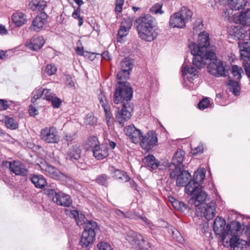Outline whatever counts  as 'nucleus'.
Returning <instances> with one entry per match:
<instances>
[{
  "label": "nucleus",
  "mask_w": 250,
  "mask_h": 250,
  "mask_svg": "<svg viewBox=\"0 0 250 250\" xmlns=\"http://www.w3.org/2000/svg\"><path fill=\"white\" fill-rule=\"evenodd\" d=\"M189 48L193 55V64L198 68H202L208 62V71L211 75L217 77H225L228 71L223 62L216 59L215 47L209 46V34L203 32L199 35L197 44L191 42Z\"/></svg>",
  "instance_id": "1"
},
{
  "label": "nucleus",
  "mask_w": 250,
  "mask_h": 250,
  "mask_svg": "<svg viewBox=\"0 0 250 250\" xmlns=\"http://www.w3.org/2000/svg\"><path fill=\"white\" fill-rule=\"evenodd\" d=\"M133 90L124 82H119L116 86V91L113 96V102L116 104H122L121 109L118 108L115 113V120L122 126L131 117L132 108L128 103L132 98Z\"/></svg>",
  "instance_id": "2"
},
{
  "label": "nucleus",
  "mask_w": 250,
  "mask_h": 250,
  "mask_svg": "<svg viewBox=\"0 0 250 250\" xmlns=\"http://www.w3.org/2000/svg\"><path fill=\"white\" fill-rule=\"evenodd\" d=\"M137 29L139 37L146 42L153 41L157 36L155 29V19L150 15L142 16L137 19Z\"/></svg>",
  "instance_id": "3"
},
{
  "label": "nucleus",
  "mask_w": 250,
  "mask_h": 250,
  "mask_svg": "<svg viewBox=\"0 0 250 250\" xmlns=\"http://www.w3.org/2000/svg\"><path fill=\"white\" fill-rule=\"evenodd\" d=\"M192 14V12L189 9L183 6L179 12L170 16L169 25L172 28H184L191 18Z\"/></svg>",
  "instance_id": "4"
},
{
  "label": "nucleus",
  "mask_w": 250,
  "mask_h": 250,
  "mask_svg": "<svg viewBox=\"0 0 250 250\" xmlns=\"http://www.w3.org/2000/svg\"><path fill=\"white\" fill-rule=\"evenodd\" d=\"M185 155V152L182 149H178L174 153L170 164L167 163L169 167V176L175 177V173L179 171L180 169H183L184 165L183 161Z\"/></svg>",
  "instance_id": "5"
},
{
  "label": "nucleus",
  "mask_w": 250,
  "mask_h": 250,
  "mask_svg": "<svg viewBox=\"0 0 250 250\" xmlns=\"http://www.w3.org/2000/svg\"><path fill=\"white\" fill-rule=\"evenodd\" d=\"M125 239L133 246L140 249L147 250L151 248L149 242H147L143 237L133 230H130L126 233Z\"/></svg>",
  "instance_id": "6"
},
{
  "label": "nucleus",
  "mask_w": 250,
  "mask_h": 250,
  "mask_svg": "<svg viewBox=\"0 0 250 250\" xmlns=\"http://www.w3.org/2000/svg\"><path fill=\"white\" fill-rule=\"evenodd\" d=\"M88 141L91 143V144L89 145L93 147V156L97 160L104 159L109 155L108 149L105 145H97L98 141L97 137H90Z\"/></svg>",
  "instance_id": "7"
},
{
  "label": "nucleus",
  "mask_w": 250,
  "mask_h": 250,
  "mask_svg": "<svg viewBox=\"0 0 250 250\" xmlns=\"http://www.w3.org/2000/svg\"><path fill=\"white\" fill-rule=\"evenodd\" d=\"M40 138L43 141L49 144L57 143L60 140L58 131L53 126L42 129L40 132Z\"/></svg>",
  "instance_id": "8"
},
{
  "label": "nucleus",
  "mask_w": 250,
  "mask_h": 250,
  "mask_svg": "<svg viewBox=\"0 0 250 250\" xmlns=\"http://www.w3.org/2000/svg\"><path fill=\"white\" fill-rule=\"evenodd\" d=\"M213 230L216 234L218 235L223 242H228L230 234L226 226L225 220L220 217H217L214 222Z\"/></svg>",
  "instance_id": "9"
},
{
  "label": "nucleus",
  "mask_w": 250,
  "mask_h": 250,
  "mask_svg": "<svg viewBox=\"0 0 250 250\" xmlns=\"http://www.w3.org/2000/svg\"><path fill=\"white\" fill-rule=\"evenodd\" d=\"M46 193L50 197H52L53 202L58 205L69 207L72 204V200L69 195L62 192L57 193L52 189H47Z\"/></svg>",
  "instance_id": "10"
},
{
  "label": "nucleus",
  "mask_w": 250,
  "mask_h": 250,
  "mask_svg": "<svg viewBox=\"0 0 250 250\" xmlns=\"http://www.w3.org/2000/svg\"><path fill=\"white\" fill-rule=\"evenodd\" d=\"M158 139L156 132L154 131H149L145 135H142L139 143L143 149L148 151L156 145Z\"/></svg>",
  "instance_id": "11"
},
{
  "label": "nucleus",
  "mask_w": 250,
  "mask_h": 250,
  "mask_svg": "<svg viewBox=\"0 0 250 250\" xmlns=\"http://www.w3.org/2000/svg\"><path fill=\"white\" fill-rule=\"evenodd\" d=\"M40 167L43 173L54 179L63 180L66 178L65 174L62 173L55 167L46 163H42Z\"/></svg>",
  "instance_id": "12"
},
{
  "label": "nucleus",
  "mask_w": 250,
  "mask_h": 250,
  "mask_svg": "<svg viewBox=\"0 0 250 250\" xmlns=\"http://www.w3.org/2000/svg\"><path fill=\"white\" fill-rule=\"evenodd\" d=\"M215 209V203L213 201L207 204H205L203 206H200L196 209L198 215L203 216L208 220H210L214 217Z\"/></svg>",
  "instance_id": "13"
},
{
  "label": "nucleus",
  "mask_w": 250,
  "mask_h": 250,
  "mask_svg": "<svg viewBox=\"0 0 250 250\" xmlns=\"http://www.w3.org/2000/svg\"><path fill=\"white\" fill-rule=\"evenodd\" d=\"M207 196V193L203 190V188L201 186L192 195L189 202L197 208L200 206H203L205 204L204 202L206 201Z\"/></svg>",
  "instance_id": "14"
},
{
  "label": "nucleus",
  "mask_w": 250,
  "mask_h": 250,
  "mask_svg": "<svg viewBox=\"0 0 250 250\" xmlns=\"http://www.w3.org/2000/svg\"><path fill=\"white\" fill-rule=\"evenodd\" d=\"M9 167L10 170L17 175L24 176L28 173L25 165L20 161L9 162Z\"/></svg>",
  "instance_id": "15"
},
{
  "label": "nucleus",
  "mask_w": 250,
  "mask_h": 250,
  "mask_svg": "<svg viewBox=\"0 0 250 250\" xmlns=\"http://www.w3.org/2000/svg\"><path fill=\"white\" fill-rule=\"evenodd\" d=\"M124 131L126 135L129 137L133 143L137 144L140 142L142 133L140 130L137 129L134 125H129L126 126Z\"/></svg>",
  "instance_id": "16"
},
{
  "label": "nucleus",
  "mask_w": 250,
  "mask_h": 250,
  "mask_svg": "<svg viewBox=\"0 0 250 250\" xmlns=\"http://www.w3.org/2000/svg\"><path fill=\"white\" fill-rule=\"evenodd\" d=\"M47 15L44 12L39 14L33 20L31 29L37 32L39 31L47 22Z\"/></svg>",
  "instance_id": "17"
},
{
  "label": "nucleus",
  "mask_w": 250,
  "mask_h": 250,
  "mask_svg": "<svg viewBox=\"0 0 250 250\" xmlns=\"http://www.w3.org/2000/svg\"><path fill=\"white\" fill-rule=\"evenodd\" d=\"M175 174L176 175L175 177L170 176V177L171 179H176V185L180 187L185 186L187 182L191 178L190 173L187 170H183V169H180L179 171Z\"/></svg>",
  "instance_id": "18"
},
{
  "label": "nucleus",
  "mask_w": 250,
  "mask_h": 250,
  "mask_svg": "<svg viewBox=\"0 0 250 250\" xmlns=\"http://www.w3.org/2000/svg\"><path fill=\"white\" fill-rule=\"evenodd\" d=\"M229 36L235 40H240L245 37L247 30L241 25H232L229 29Z\"/></svg>",
  "instance_id": "19"
},
{
  "label": "nucleus",
  "mask_w": 250,
  "mask_h": 250,
  "mask_svg": "<svg viewBox=\"0 0 250 250\" xmlns=\"http://www.w3.org/2000/svg\"><path fill=\"white\" fill-rule=\"evenodd\" d=\"M230 246L233 248V250H246L247 241L243 240H240L238 236H233V237L229 238L228 242Z\"/></svg>",
  "instance_id": "20"
},
{
  "label": "nucleus",
  "mask_w": 250,
  "mask_h": 250,
  "mask_svg": "<svg viewBox=\"0 0 250 250\" xmlns=\"http://www.w3.org/2000/svg\"><path fill=\"white\" fill-rule=\"evenodd\" d=\"M131 26L132 22L129 21L125 20L122 22L118 32V42H122L123 38L128 34Z\"/></svg>",
  "instance_id": "21"
},
{
  "label": "nucleus",
  "mask_w": 250,
  "mask_h": 250,
  "mask_svg": "<svg viewBox=\"0 0 250 250\" xmlns=\"http://www.w3.org/2000/svg\"><path fill=\"white\" fill-rule=\"evenodd\" d=\"M239 47L240 48V57L242 59L243 62H249L250 58V46L248 42H244L242 43L239 42Z\"/></svg>",
  "instance_id": "22"
},
{
  "label": "nucleus",
  "mask_w": 250,
  "mask_h": 250,
  "mask_svg": "<svg viewBox=\"0 0 250 250\" xmlns=\"http://www.w3.org/2000/svg\"><path fill=\"white\" fill-rule=\"evenodd\" d=\"M82 150L78 145L71 146L67 153V159L72 161L78 160L81 157Z\"/></svg>",
  "instance_id": "23"
},
{
  "label": "nucleus",
  "mask_w": 250,
  "mask_h": 250,
  "mask_svg": "<svg viewBox=\"0 0 250 250\" xmlns=\"http://www.w3.org/2000/svg\"><path fill=\"white\" fill-rule=\"evenodd\" d=\"M44 43L42 37H33L29 42H27V46L34 51L40 49Z\"/></svg>",
  "instance_id": "24"
},
{
  "label": "nucleus",
  "mask_w": 250,
  "mask_h": 250,
  "mask_svg": "<svg viewBox=\"0 0 250 250\" xmlns=\"http://www.w3.org/2000/svg\"><path fill=\"white\" fill-rule=\"evenodd\" d=\"M66 214L70 217L74 218L78 226L85 225L86 221H84L85 216L80 213L77 210H65Z\"/></svg>",
  "instance_id": "25"
},
{
  "label": "nucleus",
  "mask_w": 250,
  "mask_h": 250,
  "mask_svg": "<svg viewBox=\"0 0 250 250\" xmlns=\"http://www.w3.org/2000/svg\"><path fill=\"white\" fill-rule=\"evenodd\" d=\"M12 20L15 25L18 27L22 26L27 21L26 16L21 12H15L12 15Z\"/></svg>",
  "instance_id": "26"
},
{
  "label": "nucleus",
  "mask_w": 250,
  "mask_h": 250,
  "mask_svg": "<svg viewBox=\"0 0 250 250\" xmlns=\"http://www.w3.org/2000/svg\"><path fill=\"white\" fill-rule=\"evenodd\" d=\"M99 230V228L96 222L92 220H86L84 226L83 232H86L95 237L96 233Z\"/></svg>",
  "instance_id": "27"
},
{
  "label": "nucleus",
  "mask_w": 250,
  "mask_h": 250,
  "mask_svg": "<svg viewBox=\"0 0 250 250\" xmlns=\"http://www.w3.org/2000/svg\"><path fill=\"white\" fill-rule=\"evenodd\" d=\"M30 179L37 188H42L47 185L45 179L42 175H31Z\"/></svg>",
  "instance_id": "28"
},
{
  "label": "nucleus",
  "mask_w": 250,
  "mask_h": 250,
  "mask_svg": "<svg viewBox=\"0 0 250 250\" xmlns=\"http://www.w3.org/2000/svg\"><path fill=\"white\" fill-rule=\"evenodd\" d=\"M145 166L152 169H156L159 166V162L155 159V157L151 154L148 155L143 160Z\"/></svg>",
  "instance_id": "29"
},
{
  "label": "nucleus",
  "mask_w": 250,
  "mask_h": 250,
  "mask_svg": "<svg viewBox=\"0 0 250 250\" xmlns=\"http://www.w3.org/2000/svg\"><path fill=\"white\" fill-rule=\"evenodd\" d=\"M227 228L230 234L229 238H231L233 237V236H237L236 234L241 230V226L240 223L235 221L231 223L230 224H227Z\"/></svg>",
  "instance_id": "30"
},
{
  "label": "nucleus",
  "mask_w": 250,
  "mask_h": 250,
  "mask_svg": "<svg viewBox=\"0 0 250 250\" xmlns=\"http://www.w3.org/2000/svg\"><path fill=\"white\" fill-rule=\"evenodd\" d=\"M29 6L33 11H41L46 6V2L44 0H32L29 2Z\"/></svg>",
  "instance_id": "31"
},
{
  "label": "nucleus",
  "mask_w": 250,
  "mask_h": 250,
  "mask_svg": "<svg viewBox=\"0 0 250 250\" xmlns=\"http://www.w3.org/2000/svg\"><path fill=\"white\" fill-rule=\"evenodd\" d=\"M94 238V236L90 235L86 232L83 231L79 244L83 248L87 247L90 244L92 243Z\"/></svg>",
  "instance_id": "32"
},
{
  "label": "nucleus",
  "mask_w": 250,
  "mask_h": 250,
  "mask_svg": "<svg viewBox=\"0 0 250 250\" xmlns=\"http://www.w3.org/2000/svg\"><path fill=\"white\" fill-rule=\"evenodd\" d=\"M247 1L246 0H230L229 2L232 10H239L246 6Z\"/></svg>",
  "instance_id": "33"
},
{
  "label": "nucleus",
  "mask_w": 250,
  "mask_h": 250,
  "mask_svg": "<svg viewBox=\"0 0 250 250\" xmlns=\"http://www.w3.org/2000/svg\"><path fill=\"white\" fill-rule=\"evenodd\" d=\"M185 191L188 195H192L195 192L196 189L199 188L201 186L198 185L192 180L189 181L188 184L185 186Z\"/></svg>",
  "instance_id": "34"
},
{
  "label": "nucleus",
  "mask_w": 250,
  "mask_h": 250,
  "mask_svg": "<svg viewBox=\"0 0 250 250\" xmlns=\"http://www.w3.org/2000/svg\"><path fill=\"white\" fill-rule=\"evenodd\" d=\"M205 174L206 170L204 168L198 169L194 172L192 180L198 185H200V183L204 180Z\"/></svg>",
  "instance_id": "35"
},
{
  "label": "nucleus",
  "mask_w": 250,
  "mask_h": 250,
  "mask_svg": "<svg viewBox=\"0 0 250 250\" xmlns=\"http://www.w3.org/2000/svg\"><path fill=\"white\" fill-rule=\"evenodd\" d=\"M114 176L120 182H127L130 179L125 172L119 169L115 170Z\"/></svg>",
  "instance_id": "36"
},
{
  "label": "nucleus",
  "mask_w": 250,
  "mask_h": 250,
  "mask_svg": "<svg viewBox=\"0 0 250 250\" xmlns=\"http://www.w3.org/2000/svg\"><path fill=\"white\" fill-rule=\"evenodd\" d=\"M239 20L242 25L246 26L250 25V9L240 14L239 16Z\"/></svg>",
  "instance_id": "37"
},
{
  "label": "nucleus",
  "mask_w": 250,
  "mask_h": 250,
  "mask_svg": "<svg viewBox=\"0 0 250 250\" xmlns=\"http://www.w3.org/2000/svg\"><path fill=\"white\" fill-rule=\"evenodd\" d=\"M228 86L230 91L232 92L235 95L239 94L240 86L237 82L236 81L229 80Z\"/></svg>",
  "instance_id": "38"
},
{
  "label": "nucleus",
  "mask_w": 250,
  "mask_h": 250,
  "mask_svg": "<svg viewBox=\"0 0 250 250\" xmlns=\"http://www.w3.org/2000/svg\"><path fill=\"white\" fill-rule=\"evenodd\" d=\"M182 73L183 75H192L193 77L196 78L198 75V71L192 65H186L183 67Z\"/></svg>",
  "instance_id": "39"
},
{
  "label": "nucleus",
  "mask_w": 250,
  "mask_h": 250,
  "mask_svg": "<svg viewBox=\"0 0 250 250\" xmlns=\"http://www.w3.org/2000/svg\"><path fill=\"white\" fill-rule=\"evenodd\" d=\"M121 68L129 72L133 67V62L130 59L125 58L120 63Z\"/></svg>",
  "instance_id": "40"
},
{
  "label": "nucleus",
  "mask_w": 250,
  "mask_h": 250,
  "mask_svg": "<svg viewBox=\"0 0 250 250\" xmlns=\"http://www.w3.org/2000/svg\"><path fill=\"white\" fill-rule=\"evenodd\" d=\"M4 123L6 127L11 129H15L18 127V124L13 118L5 117Z\"/></svg>",
  "instance_id": "41"
},
{
  "label": "nucleus",
  "mask_w": 250,
  "mask_h": 250,
  "mask_svg": "<svg viewBox=\"0 0 250 250\" xmlns=\"http://www.w3.org/2000/svg\"><path fill=\"white\" fill-rule=\"evenodd\" d=\"M243 72L241 67L237 65L232 66L231 72L235 80H240L241 79V74Z\"/></svg>",
  "instance_id": "42"
},
{
  "label": "nucleus",
  "mask_w": 250,
  "mask_h": 250,
  "mask_svg": "<svg viewBox=\"0 0 250 250\" xmlns=\"http://www.w3.org/2000/svg\"><path fill=\"white\" fill-rule=\"evenodd\" d=\"M109 179V177L105 174H102L98 176L96 178V181L99 184L107 187L108 186V180Z\"/></svg>",
  "instance_id": "43"
},
{
  "label": "nucleus",
  "mask_w": 250,
  "mask_h": 250,
  "mask_svg": "<svg viewBox=\"0 0 250 250\" xmlns=\"http://www.w3.org/2000/svg\"><path fill=\"white\" fill-rule=\"evenodd\" d=\"M44 92V91H43V89H42V88L35 89L32 93L33 96L31 100V102L32 103H34L38 99H40L42 95H43Z\"/></svg>",
  "instance_id": "44"
},
{
  "label": "nucleus",
  "mask_w": 250,
  "mask_h": 250,
  "mask_svg": "<svg viewBox=\"0 0 250 250\" xmlns=\"http://www.w3.org/2000/svg\"><path fill=\"white\" fill-rule=\"evenodd\" d=\"M96 122L97 118L92 114H88L84 118V123L86 125H93Z\"/></svg>",
  "instance_id": "45"
},
{
  "label": "nucleus",
  "mask_w": 250,
  "mask_h": 250,
  "mask_svg": "<svg viewBox=\"0 0 250 250\" xmlns=\"http://www.w3.org/2000/svg\"><path fill=\"white\" fill-rule=\"evenodd\" d=\"M163 5L162 2L157 3L151 8L150 11L155 14H163L164 13L162 10Z\"/></svg>",
  "instance_id": "46"
},
{
  "label": "nucleus",
  "mask_w": 250,
  "mask_h": 250,
  "mask_svg": "<svg viewBox=\"0 0 250 250\" xmlns=\"http://www.w3.org/2000/svg\"><path fill=\"white\" fill-rule=\"evenodd\" d=\"M129 76V72L126 70H124L121 68L117 75V78L119 80H125L127 79Z\"/></svg>",
  "instance_id": "47"
},
{
  "label": "nucleus",
  "mask_w": 250,
  "mask_h": 250,
  "mask_svg": "<svg viewBox=\"0 0 250 250\" xmlns=\"http://www.w3.org/2000/svg\"><path fill=\"white\" fill-rule=\"evenodd\" d=\"M57 71V67L53 64H47L45 71L48 76L54 75Z\"/></svg>",
  "instance_id": "48"
},
{
  "label": "nucleus",
  "mask_w": 250,
  "mask_h": 250,
  "mask_svg": "<svg viewBox=\"0 0 250 250\" xmlns=\"http://www.w3.org/2000/svg\"><path fill=\"white\" fill-rule=\"evenodd\" d=\"M44 92L43 93L44 99H45L47 101H51L52 99L55 96V95L51 92L50 89H43Z\"/></svg>",
  "instance_id": "49"
},
{
  "label": "nucleus",
  "mask_w": 250,
  "mask_h": 250,
  "mask_svg": "<svg viewBox=\"0 0 250 250\" xmlns=\"http://www.w3.org/2000/svg\"><path fill=\"white\" fill-rule=\"evenodd\" d=\"M209 103V99L208 98H204L198 104V107L200 109L204 110L207 108Z\"/></svg>",
  "instance_id": "50"
},
{
  "label": "nucleus",
  "mask_w": 250,
  "mask_h": 250,
  "mask_svg": "<svg viewBox=\"0 0 250 250\" xmlns=\"http://www.w3.org/2000/svg\"><path fill=\"white\" fill-rule=\"evenodd\" d=\"M98 250H112L111 246L106 242H101L98 244Z\"/></svg>",
  "instance_id": "51"
},
{
  "label": "nucleus",
  "mask_w": 250,
  "mask_h": 250,
  "mask_svg": "<svg viewBox=\"0 0 250 250\" xmlns=\"http://www.w3.org/2000/svg\"><path fill=\"white\" fill-rule=\"evenodd\" d=\"M65 84L68 87H73L75 86V83L70 75L65 76Z\"/></svg>",
  "instance_id": "52"
},
{
  "label": "nucleus",
  "mask_w": 250,
  "mask_h": 250,
  "mask_svg": "<svg viewBox=\"0 0 250 250\" xmlns=\"http://www.w3.org/2000/svg\"><path fill=\"white\" fill-rule=\"evenodd\" d=\"M76 134L74 133H67L64 137V140L68 143H71L76 139Z\"/></svg>",
  "instance_id": "53"
},
{
  "label": "nucleus",
  "mask_w": 250,
  "mask_h": 250,
  "mask_svg": "<svg viewBox=\"0 0 250 250\" xmlns=\"http://www.w3.org/2000/svg\"><path fill=\"white\" fill-rule=\"evenodd\" d=\"M125 0H116L115 11L118 12H121L122 7L124 3Z\"/></svg>",
  "instance_id": "54"
},
{
  "label": "nucleus",
  "mask_w": 250,
  "mask_h": 250,
  "mask_svg": "<svg viewBox=\"0 0 250 250\" xmlns=\"http://www.w3.org/2000/svg\"><path fill=\"white\" fill-rule=\"evenodd\" d=\"M50 102H51L52 106L54 108H59L62 104L61 100L56 96H55Z\"/></svg>",
  "instance_id": "55"
},
{
  "label": "nucleus",
  "mask_w": 250,
  "mask_h": 250,
  "mask_svg": "<svg viewBox=\"0 0 250 250\" xmlns=\"http://www.w3.org/2000/svg\"><path fill=\"white\" fill-rule=\"evenodd\" d=\"M203 146L202 145H199L196 147H195L194 148H192L191 149V153L195 155L198 154H201L203 152Z\"/></svg>",
  "instance_id": "56"
},
{
  "label": "nucleus",
  "mask_w": 250,
  "mask_h": 250,
  "mask_svg": "<svg viewBox=\"0 0 250 250\" xmlns=\"http://www.w3.org/2000/svg\"><path fill=\"white\" fill-rule=\"evenodd\" d=\"M100 104L104 108V107H108L107 105L106 98L105 96L102 94H100L99 96Z\"/></svg>",
  "instance_id": "57"
},
{
  "label": "nucleus",
  "mask_w": 250,
  "mask_h": 250,
  "mask_svg": "<svg viewBox=\"0 0 250 250\" xmlns=\"http://www.w3.org/2000/svg\"><path fill=\"white\" fill-rule=\"evenodd\" d=\"M243 66L244 68L245 71L247 76L250 79V62H242Z\"/></svg>",
  "instance_id": "58"
},
{
  "label": "nucleus",
  "mask_w": 250,
  "mask_h": 250,
  "mask_svg": "<svg viewBox=\"0 0 250 250\" xmlns=\"http://www.w3.org/2000/svg\"><path fill=\"white\" fill-rule=\"evenodd\" d=\"M9 104L7 101L0 99V110L6 109L8 107Z\"/></svg>",
  "instance_id": "59"
},
{
  "label": "nucleus",
  "mask_w": 250,
  "mask_h": 250,
  "mask_svg": "<svg viewBox=\"0 0 250 250\" xmlns=\"http://www.w3.org/2000/svg\"><path fill=\"white\" fill-rule=\"evenodd\" d=\"M188 210V207L183 202L180 201L178 210L184 212Z\"/></svg>",
  "instance_id": "60"
},
{
  "label": "nucleus",
  "mask_w": 250,
  "mask_h": 250,
  "mask_svg": "<svg viewBox=\"0 0 250 250\" xmlns=\"http://www.w3.org/2000/svg\"><path fill=\"white\" fill-rule=\"evenodd\" d=\"M29 112L31 116H33L36 115H37L38 113L36 108L32 105L29 106Z\"/></svg>",
  "instance_id": "61"
},
{
  "label": "nucleus",
  "mask_w": 250,
  "mask_h": 250,
  "mask_svg": "<svg viewBox=\"0 0 250 250\" xmlns=\"http://www.w3.org/2000/svg\"><path fill=\"white\" fill-rule=\"evenodd\" d=\"M115 212L117 216L122 218H125L128 217L126 214L124 213L123 212H122L121 210L119 209H116L115 210Z\"/></svg>",
  "instance_id": "62"
},
{
  "label": "nucleus",
  "mask_w": 250,
  "mask_h": 250,
  "mask_svg": "<svg viewBox=\"0 0 250 250\" xmlns=\"http://www.w3.org/2000/svg\"><path fill=\"white\" fill-rule=\"evenodd\" d=\"M104 109L105 112L106 119H111L112 118V114L109 111V107H104Z\"/></svg>",
  "instance_id": "63"
},
{
  "label": "nucleus",
  "mask_w": 250,
  "mask_h": 250,
  "mask_svg": "<svg viewBox=\"0 0 250 250\" xmlns=\"http://www.w3.org/2000/svg\"><path fill=\"white\" fill-rule=\"evenodd\" d=\"M80 11L81 8L80 7H78L76 10L72 14V17L74 18H79V17H81L80 16Z\"/></svg>",
  "instance_id": "64"
}]
</instances>
